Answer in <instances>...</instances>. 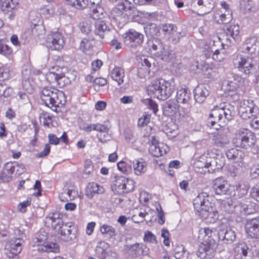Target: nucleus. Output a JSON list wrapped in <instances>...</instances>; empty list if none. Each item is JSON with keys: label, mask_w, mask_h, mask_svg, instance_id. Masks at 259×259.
I'll list each match as a JSON object with an SVG mask.
<instances>
[{"label": "nucleus", "mask_w": 259, "mask_h": 259, "mask_svg": "<svg viewBox=\"0 0 259 259\" xmlns=\"http://www.w3.org/2000/svg\"><path fill=\"white\" fill-rule=\"evenodd\" d=\"M47 46L53 50L61 49L64 44V38L60 32H51L47 39Z\"/></svg>", "instance_id": "12"}, {"label": "nucleus", "mask_w": 259, "mask_h": 259, "mask_svg": "<svg viewBox=\"0 0 259 259\" xmlns=\"http://www.w3.org/2000/svg\"><path fill=\"white\" fill-rule=\"evenodd\" d=\"M245 230L248 237L259 238V218L248 220L245 225Z\"/></svg>", "instance_id": "16"}, {"label": "nucleus", "mask_w": 259, "mask_h": 259, "mask_svg": "<svg viewBox=\"0 0 259 259\" xmlns=\"http://www.w3.org/2000/svg\"><path fill=\"white\" fill-rule=\"evenodd\" d=\"M223 12L222 10L217 11L214 15V20L219 24H227L232 20V14L229 11Z\"/></svg>", "instance_id": "27"}, {"label": "nucleus", "mask_w": 259, "mask_h": 259, "mask_svg": "<svg viewBox=\"0 0 259 259\" xmlns=\"http://www.w3.org/2000/svg\"><path fill=\"white\" fill-rule=\"evenodd\" d=\"M221 208L223 210L229 213L234 212L237 215H245V210L243 209L244 201L234 203V205H232V201L231 199L228 198L226 200L222 202Z\"/></svg>", "instance_id": "11"}, {"label": "nucleus", "mask_w": 259, "mask_h": 259, "mask_svg": "<svg viewBox=\"0 0 259 259\" xmlns=\"http://www.w3.org/2000/svg\"><path fill=\"white\" fill-rule=\"evenodd\" d=\"M176 84L173 79L165 80L162 78L153 80L148 87V92L161 100L168 98L175 91Z\"/></svg>", "instance_id": "4"}, {"label": "nucleus", "mask_w": 259, "mask_h": 259, "mask_svg": "<svg viewBox=\"0 0 259 259\" xmlns=\"http://www.w3.org/2000/svg\"><path fill=\"white\" fill-rule=\"evenodd\" d=\"M244 201V210H245V214H250L254 213L256 210V204L251 202L249 200Z\"/></svg>", "instance_id": "46"}, {"label": "nucleus", "mask_w": 259, "mask_h": 259, "mask_svg": "<svg viewBox=\"0 0 259 259\" xmlns=\"http://www.w3.org/2000/svg\"><path fill=\"white\" fill-rule=\"evenodd\" d=\"M256 142L254 134L250 130L242 128L237 130L232 140L237 147L248 149L254 146Z\"/></svg>", "instance_id": "7"}, {"label": "nucleus", "mask_w": 259, "mask_h": 259, "mask_svg": "<svg viewBox=\"0 0 259 259\" xmlns=\"http://www.w3.org/2000/svg\"><path fill=\"white\" fill-rule=\"evenodd\" d=\"M48 239V234L45 231H40L37 235L35 238V241H34L36 245L38 247L40 245L44 244L47 242L46 240Z\"/></svg>", "instance_id": "48"}, {"label": "nucleus", "mask_w": 259, "mask_h": 259, "mask_svg": "<svg viewBox=\"0 0 259 259\" xmlns=\"http://www.w3.org/2000/svg\"><path fill=\"white\" fill-rule=\"evenodd\" d=\"M191 69L194 71L202 70L204 68H206V65L203 61L199 63L198 61H194L191 65Z\"/></svg>", "instance_id": "56"}, {"label": "nucleus", "mask_w": 259, "mask_h": 259, "mask_svg": "<svg viewBox=\"0 0 259 259\" xmlns=\"http://www.w3.org/2000/svg\"><path fill=\"white\" fill-rule=\"evenodd\" d=\"M259 41L255 37L247 39L242 47V52L250 56L237 54L234 56L233 63L234 66L239 71L245 74H249L255 69V63L252 60L253 54L255 53L256 47L258 46Z\"/></svg>", "instance_id": "1"}, {"label": "nucleus", "mask_w": 259, "mask_h": 259, "mask_svg": "<svg viewBox=\"0 0 259 259\" xmlns=\"http://www.w3.org/2000/svg\"><path fill=\"white\" fill-rule=\"evenodd\" d=\"M198 238L205 244H218L219 240L218 233L209 228H204L199 231Z\"/></svg>", "instance_id": "13"}, {"label": "nucleus", "mask_w": 259, "mask_h": 259, "mask_svg": "<svg viewBox=\"0 0 259 259\" xmlns=\"http://www.w3.org/2000/svg\"><path fill=\"white\" fill-rule=\"evenodd\" d=\"M92 12L91 14V17L94 19L98 20H101V19L104 18L106 13L104 12L103 8L99 6L92 9Z\"/></svg>", "instance_id": "42"}, {"label": "nucleus", "mask_w": 259, "mask_h": 259, "mask_svg": "<svg viewBox=\"0 0 259 259\" xmlns=\"http://www.w3.org/2000/svg\"><path fill=\"white\" fill-rule=\"evenodd\" d=\"M92 47L91 42L87 38H83L80 42L79 49L82 50L84 53H88Z\"/></svg>", "instance_id": "54"}, {"label": "nucleus", "mask_w": 259, "mask_h": 259, "mask_svg": "<svg viewBox=\"0 0 259 259\" xmlns=\"http://www.w3.org/2000/svg\"><path fill=\"white\" fill-rule=\"evenodd\" d=\"M133 6V4L130 0H121V2L118 5V7L113 9L111 14L115 20L116 21L120 20V18L123 14L121 10L125 11L130 10Z\"/></svg>", "instance_id": "18"}, {"label": "nucleus", "mask_w": 259, "mask_h": 259, "mask_svg": "<svg viewBox=\"0 0 259 259\" xmlns=\"http://www.w3.org/2000/svg\"><path fill=\"white\" fill-rule=\"evenodd\" d=\"M150 117V114L145 112L142 117L139 119L138 121V125L139 127H143L145 125H146L149 122Z\"/></svg>", "instance_id": "55"}, {"label": "nucleus", "mask_w": 259, "mask_h": 259, "mask_svg": "<svg viewBox=\"0 0 259 259\" xmlns=\"http://www.w3.org/2000/svg\"><path fill=\"white\" fill-rule=\"evenodd\" d=\"M197 4L201 15L209 13L214 8V0H198Z\"/></svg>", "instance_id": "28"}, {"label": "nucleus", "mask_w": 259, "mask_h": 259, "mask_svg": "<svg viewBox=\"0 0 259 259\" xmlns=\"http://www.w3.org/2000/svg\"><path fill=\"white\" fill-rule=\"evenodd\" d=\"M22 240L20 239L12 240L10 242V252L15 255L19 254L22 250Z\"/></svg>", "instance_id": "38"}, {"label": "nucleus", "mask_w": 259, "mask_h": 259, "mask_svg": "<svg viewBox=\"0 0 259 259\" xmlns=\"http://www.w3.org/2000/svg\"><path fill=\"white\" fill-rule=\"evenodd\" d=\"M77 195V193L74 190H65L62 194V196L63 197L67 200L69 199L70 200L74 199Z\"/></svg>", "instance_id": "58"}, {"label": "nucleus", "mask_w": 259, "mask_h": 259, "mask_svg": "<svg viewBox=\"0 0 259 259\" xmlns=\"http://www.w3.org/2000/svg\"><path fill=\"white\" fill-rule=\"evenodd\" d=\"M109 28L106 23L103 20H98L95 23V34L99 35L100 38H103L104 35L109 33Z\"/></svg>", "instance_id": "31"}, {"label": "nucleus", "mask_w": 259, "mask_h": 259, "mask_svg": "<svg viewBox=\"0 0 259 259\" xmlns=\"http://www.w3.org/2000/svg\"><path fill=\"white\" fill-rule=\"evenodd\" d=\"M104 192V188L94 182L89 183L85 189V194L88 198L93 197L96 194H102Z\"/></svg>", "instance_id": "26"}, {"label": "nucleus", "mask_w": 259, "mask_h": 259, "mask_svg": "<svg viewBox=\"0 0 259 259\" xmlns=\"http://www.w3.org/2000/svg\"><path fill=\"white\" fill-rule=\"evenodd\" d=\"M179 108L178 104L174 100H168L163 105V113L167 116H170L175 113Z\"/></svg>", "instance_id": "35"}, {"label": "nucleus", "mask_w": 259, "mask_h": 259, "mask_svg": "<svg viewBox=\"0 0 259 259\" xmlns=\"http://www.w3.org/2000/svg\"><path fill=\"white\" fill-rule=\"evenodd\" d=\"M209 92L206 88L202 85H199L196 87L194 91V96L195 101L199 103H202Z\"/></svg>", "instance_id": "25"}, {"label": "nucleus", "mask_w": 259, "mask_h": 259, "mask_svg": "<svg viewBox=\"0 0 259 259\" xmlns=\"http://www.w3.org/2000/svg\"><path fill=\"white\" fill-rule=\"evenodd\" d=\"M29 19L32 25L37 29L40 28L41 26L38 25L40 21V15L35 12H31L29 14Z\"/></svg>", "instance_id": "50"}, {"label": "nucleus", "mask_w": 259, "mask_h": 259, "mask_svg": "<svg viewBox=\"0 0 259 259\" xmlns=\"http://www.w3.org/2000/svg\"><path fill=\"white\" fill-rule=\"evenodd\" d=\"M123 38L124 44L131 48L140 46L144 40L143 34L133 29H131L125 33Z\"/></svg>", "instance_id": "9"}, {"label": "nucleus", "mask_w": 259, "mask_h": 259, "mask_svg": "<svg viewBox=\"0 0 259 259\" xmlns=\"http://www.w3.org/2000/svg\"><path fill=\"white\" fill-rule=\"evenodd\" d=\"M107 83V81L104 78H96L93 81L94 88L96 91H99L100 87L105 86Z\"/></svg>", "instance_id": "52"}, {"label": "nucleus", "mask_w": 259, "mask_h": 259, "mask_svg": "<svg viewBox=\"0 0 259 259\" xmlns=\"http://www.w3.org/2000/svg\"><path fill=\"white\" fill-rule=\"evenodd\" d=\"M242 164L239 163H237L236 164L234 163V167H231L230 170L231 172V175L232 177L235 178L240 175L242 169Z\"/></svg>", "instance_id": "59"}, {"label": "nucleus", "mask_w": 259, "mask_h": 259, "mask_svg": "<svg viewBox=\"0 0 259 259\" xmlns=\"http://www.w3.org/2000/svg\"><path fill=\"white\" fill-rule=\"evenodd\" d=\"M40 99L47 107L56 111L57 108L65 104L66 97L64 93L52 87H46L40 92Z\"/></svg>", "instance_id": "5"}, {"label": "nucleus", "mask_w": 259, "mask_h": 259, "mask_svg": "<svg viewBox=\"0 0 259 259\" xmlns=\"http://www.w3.org/2000/svg\"><path fill=\"white\" fill-rule=\"evenodd\" d=\"M64 76L63 74H58L53 72H48L46 75V78L50 82H54L57 81L58 84L59 80Z\"/></svg>", "instance_id": "49"}, {"label": "nucleus", "mask_w": 259, "mask_h": 259, "mask_svg": "<svg viewBox=\"0 0 259 259\" xmlns=\"http://www.w3.org/2000/svg\"><path fill=\"white\" fill-rule=\"evenodd\" d=\"M225 31L227 35L235 39L239 33V27L238 25H230L229 27L225 28Z\"/></svg>", "instance_id": "45"}, {"label": "nucleus", "mask_w": 259, "mask_h": 259, "mask_svg": "<svg viewBox=\"0 0 259 259\" xmlns=\"http://www.w3.org/2000/svg\"><path fill=\"white\" fill-rule=\"evenodd\" d=\"M161 29L165 35L168 37L170 35L177 34V27L172 24H164L161 25Z\"/></svg>", "instance_id": "43"}, {"label": "nucleus", "mask_w": 259, "mask_h": 259, "mask_svg": "<svg viewBox=\"0 0 259 259\" xmlns=\"http://www.w3.org/2000/svg\"><path fill=\"white\" fill-rule=\"evenodd\" d=\"M144 31L147 36L158 35L160 32L159 28L156 24L149 23L144 26Z\"/></svg>", "instance_id": "39"}, {"label": "nucleus", "mask_w": 259, "mask_h": 259, "mask_svg": "<svg viewBox=\"0 0 259 259\" xmlns=\"http://www.w3.org/2000/svg\"><path fill=\"white\" fill-rule=\"evenodd\" d=\"M10 76L9 68L5 67H0V81L7 79Z\"/></svg>", "instance_id": "60"}, {"label": "nucleus", "mask_w": 259, "mask_h": 259, "mask_svg": "<svg viewBox=\"0 0 259 259\" xmlns=\"http://www.w3.org/2000/svg\"><path fill=\"white\" fill-rule=\"evenodd\" d=\"M31 202V199L27 198V199L22 202H20L18 205V209L21 212H25L26 210V207L29 206Z\"/></svg>", "instance_id": "61"}, {"label": "nucleus", "mask_w": 259, "mask_h": 259, "mask_svg": "<svg viewBox=\"0 0 259 259\" xmlns=\"http://www.w3.org/2000/svg\"><path fill=\"white\" fill-rule=\"evenodd\" d=\"M240 10L245 15L247 16H254L256 9L254 7L252 2L247 0L241 2L240 4Z\"/></svg>", "instance_id": "29"}, {"label": "nucleus", "mask_w": 259, "mask_h": 259, "mask_svg": "<svg viewBox=\"0 0 259 259\" xmlns=\"http://www.w3.org/2000/svg\"><path fill=\"white\" fill-rule=\"evenodd\" d=\"M137 60L139 61L138 76L141 78H145L150 73L151 62L153 61V59L151 57L143 56L138 57Z\"/></svg>", "instance_id": "15"}, {"label": "nucleus", "mask_w": 259, "mask_h": 259, "mask_svg": "<svg viewBox=\"0 0 259 259\" xmlns=\"http://www.w3.org/2000/svg\"><path fill=\"white\" fill-rule=\"evenodd\" d=\"M110 76L113 80L117 82L118 85H121L124 82V70L120 67H115L111 71Z\"/></svg>", "instance_id": "30"}, {"label": "nucleus", "mask_w": 259, "mask_h": 259, "mask_svg": "<svg viewBox=\"0 0 259 259\" xmlns=\"http://www.w3.org/2000/svg\"><path fill=\"white\" fill-rule=\"evenodd\" d=\"M234 113V107L229 103L216 106L209 113L207 125L210 128L218 130L222 124L232 119Z\"/></svg>", "instance_id": "2"}, {"label": "nucleus", "mask_w": 259, "mask_h": 259, "mask_svg": "<svg viewBox=\"0 0 259 259\" xmlns=\"http://www.w3.org/2000/svg\"><path fill=\"white\" fill-rule=\"evenodd\" d=\"M18 3V0H1V10L5 14L10 13L9 18L10 19H13L14 15L12 12V10L15 8Z\"/></svg>", "instance_id": "21"}, {"label": "nucleus", "mask_w": 259, "mask_h": 259, "mask_svg": "<svg viewBox=\"0 0 259 259\" xmlns=\"http://www.w3.org/2000/svg\"><path fill=\"white\" fill-rule=\"evenodd\" d=\"M235 250L238 254L246 257L248 254L249 247L245 243L241 242L236 244Z\"/></svg>", "instance_id": "44"}, {"label": "nucleus", "mask_w": 259, "mask_h": 259, "mask_svg": "<svg viewBox=\"0 0 259 259\" xmlns=\"http://www.w3.org/2000/svg\"><path fill=\"white\" fill-rule=\"evenodd\" d=\"M12 52L11 48L7 45L0 41V54L5 56L10 54Z\"/></svg>", "instance_id": "63"}, {"label": "nucleus", "mask_w": 259, "mask_h": 259, "mask_svg": "<svg viewBox=\"0 0 259 259\" xmlns=\"http://www.w3.org/2000/svg\"><path fill=\"white\" fill-rule=\"evenodd\" d=\"M218 244H205L201 243L197 252V255L201 259H211L215 253Z\"/></svg>", "instance_id": "14"}, {"label": "nucleus", "mask_w": 259, "mask_h": 259, "mask_svg": "<svg viewBox=\"0 0 259 259\" xmlns=\"http://www.w3.org/2000/svg\"><path fill=\"white\" fill-rule=\"evenodd\" d=\"M258 112V108L252 100H244L239 108L241 117L247 120L255 116Z\"/></svg>", "instance_id": "10"}, {"label": "nucleus", "mask_w": 259, "mask_h": 259, "mask_svg": "<svg viewBox=\"0 0 259 259\" xmlns=\"http://www.w3.org/2000/svg\"><path fill=\"white\" fill-rule=\"evenodd\" d=\"M46 222L51 225L52 228L56 231L65 241L74 240L76 238L77 230L71 223L64 224L60 214L54 213L46 219Z\"/></svg>", "instance_id": "3"}, {"label": "nucleus", "mask_w": 259, "mask_h": 259, "mask_svg": "<svg viewBox=\"0 0 259 259\" xmlns=\"http://www.w3.org/2000/svg\"><path fill=\"white\" fill-rule=\"evenodd\" d=\"M226 155L228 159L233 161L235 164L237 163L242 164L245 153L242 150L231 148L227 151Z\"/></svg>", "instance_id": "20"}, {"label": "nucleus", "mask_w": 259, "mask_h": 259, "mask_svg": "<svg viewBox=\"0 0 259 259\" xmlns=\"http://www.w3.org/2000/svg\"><path fill=\"white\" fill-rule=\"evenodd\" d=\"M37 250L42 252L56 253L59 252V248L56 243L47 242L37 247Z\"/></svg>", "instance_id": "36"}, {"label": "nucleus", "mask_w": 259, "mask_h": 259, "mask_svg": "<svg viewBox=\"0 0 259 259\" xmlns=\"http://www.w3.org/2000/svg\"><path fill=\"white\" fill-rule=\"evenodd\" d=\"M100 232L102 234H106L113 237L115 236V229L111 226L104 224L100 227Z\"/></svg>", "instance_id": "47"}, {"label": "nucleus", "mask_w": 259, "mask_h": 259, "mask_svg": "<svg viewBox=\"0 0 259 259\" xmlns=\"http://www.w3.org/2000/svg\"><path fill=\"white\" fill-rule=\"evenodd\" d=\"M133 164L134 172L136 175L140 176L146 171V168L144 162L138 159H135Z\"/></svg>", "instance_id": "40"}, {"label": "nucleus", "mask_w": 259, "mask_h": 259, "mask_svg": "<svg viewBox=\"0 0 259 259\" xmlns=\"http://www.w3.org/2000/svg\"><path fill=\"white\" fill-rule=\"evenodd\" d=\"M194 166L196 172L205 174L213 173L222 169L223 163L219 159L202 156L196 160Z\"/></svg>", "instance_id": "6"}, {"label": "nucleus", "mask_w": 259, "mask_h": 259, "mask_svg": "<svg viewBox=\"0 0 259 259\" xmlns=\"http://www.w3.org/2000/svg\"><path fill=\"white\" fill-rule=\"evenodd\" d=\"M117 166L119 170L124 174H129L132 170L131 167L123 161L118 162Z\"/></svg>", "instance_id": "53"}, {"label": "nucleus", "mask_w": 259, "mask_h": 259, "mask_svg": "<svg viewBox=\"0 0 259 259\" xmlns=\"http://www.w3.org/2000/svg\"><path fill=\"white\" fill-rule=\"evenodd\" d=\"M161 54L157 55V57L160 58L161 60L168 61L173 57V54L169 52L168 48L165 46L164 49L161 50Z\"/></svg>", "instance_id": "51"}, {"label": "nucleus", "mask_w": 259, "mask_h": 259, "mask_svg": "<svg viewBox=\"0 0 259 259\" xmlns=\"http://www.w3.org/2000/svg\"><path fill=\"white\" fill-rule=\"evenodd\" d=\"M251 198L257 201H259V184L253 186L250 190Z\"/></svg>", "instance_id": "64"}, {"label": "nucleus", "mask_w": 259, "mask_h": 259, "mask_svg": "<svg viewBox=\"0 0 259 259\" xmlns=\"http://www.w3.org/2000/svg\"><path fill=\"white\" fill-rule=\"evenodd\" d=\"M168 150V147L162 143L156 145L151 144L149 148V152L154 157L161 156L165 154Z\"/></svg>", "instance_id": "22"}, {"label": "nucleus", "mask_w": 259, "mask_h": 259, "mask_svg": "<svg viewBox=\"0 0 259 259\" xmlns=\"http://www.w3.org/2000/svg\"><path fill=\"white\" fill-rule=\"evenodd\" d=\"M210 197L206 192L199 193L193 200V205L196 214L201 218L206 219L209 212L212 210Z\"/></svg>", "instance_id": "8"}, {"label": "nucleus", "mask_w": 259, "mask_h": 259, "mask_svg": "<svg viewBox=\"0 0 259 259\" xmlns=\"http://www.w3.org/2000/svg\"><path fill=\"white\" fill-rule=\"evenodd\" d=\"M148 45L151 52L154 54L156 56L157 55L161 54V50L164 49V46L161 40L157 38L149 40L148 42Z\"/></svg>", "instance_id": "24"}, {"label": "nucleus", "mask_w": 259, "mask_h": 259, "mask_svg": "<svg viewBox=\"0 0 259 259\" xmlns=\"http://www.w3.org/2000/svg\"><path fill=\"white\" fill-rule=\"evenodd\" d=\"M212 188L217 195H226L230 189V185L228 182L222 178H218L213 181Z\"/></svg>", "instance_id": "17"}, {"label": "nucleus", "mask_w": 259, "mask_h": 259, "mask_svg": "<svg viewBox=\"0 0 259 259\" xmlns=\"http://www.w3.org/2000/svg\"><path fill=\"white\" fill-rule=\"evenodd\" d=\"M125 178L124 177H117L116 178L115 184L112 187V190L119 194L124 193Z\"/></svg>", "instance_id": "37"}, {"label": "nucleus", "mask_w": 259, "mask_h": 259, "mask_svg": "<svg viewBox=\"0 0 259 259\" xmlns=\"http://www.w3.org/2000/svg\"><path fill=\"white\" fill-rule=\"evenodd\" d=\"M130 254L133 257H137L141 255H146L148 254V249L143 244L136 243L127 246Z\"/></svg>", "instance_id": "19"}, {"label": "nucleus", "mask_w": 259, "mask_h": 259, "mask_svg": "<svg viewBox=\"0 0 259 259\" xmlns=\"http://www.w3.org/2000/svg\"><path fill=\"white\" fill-rule=\"evenodd\" d=\"M189 91L186 89L181 88L178 90L176 94V101L178 103L187 104L191 97Z\"/></svg>", "instance_id": "33"}, {"label": "nucleus", "mask_w": 259, "mask_h": 259, "mask_svg": "<svg viewBox=\"0 0 259 259\" xmlns=\"http://www.w3.org/2000/svg\"><path fill=\"white\" fill-rule=\"evenodd\" d=\"M93 130L98 131L100 133V134H102L108 133L109 128L105 125L97 123L94 126Z\"/></svg>", "instance_id": "62"}, {"label": "nucleus", "mask_w": 259, "mask_h": 259, "mask_svg": "<svg viewBox=\"0 0 259 259\" xmlns=\"http://www.w3.org/2000/svg\"><path fill=\"white\" fill-rule=\"evenodd\" d=\"M249 186L245 184H239L235 186L233 195L235 200L242 198L247 193Z\"/></svg>", "instance_id": "34"}, {"label": "nucleus", "mask_w": 259, "mask_h": 259, "mask_svg": "<svg viewBox=\"0 0 259 259\" xmlns=\"http://www.w3.org/2000/svg\"><path fill=\"white\" fill-rule=\"evenodd\" d=\"M109 248V245L108 243L105 241H100L96 247V254L99 257H104V254L107 252Z\"/></svg>", "instance_id": "41"}, {"label": "nucleus", "mask_w": 259, "mask_h": 259, "mask_svg": "<svg viewBox=\"0 0 259 259\" xmlns=\"http://www.w3.org/2000/svg\"><path fill=\"white\" fill-rule=\"evenodd\" d=\"M68 3L70 5L77 9H84L86 8L84 0H70Z\"/></svg>", "instance_id": "57"}, {"label": "nucleus", "mask_w": 259, "mask_h": 259, "mask_svg": "<svg viewBox=\"0 0 259 259\" xmlns=\"http://www.w3.org/2000/svg\"><path fill=\"white\" fill-rule=\"evenodd\" d=\"M214 142L215 144L220 147H223L229 143V140L227 135V131H221L214 136Z\"/></svg>", "instance_id": "32"}, {"label": "nucleus", "mask_w": 259, "mask_h": 259, "mask_svg": "<svg viewBox=\"0 0 259 259\" xmlns=\"http://www.w3.org/2000/svg\"><path fill=\"white\" fill-rule=\"evenodd\" d=\"M218 236L219 240H223L225 243L228 244L232 243L236 239L235 231L229 228L219 231Z\"/></svg>", "instance_id": "23"}]
</instances>
